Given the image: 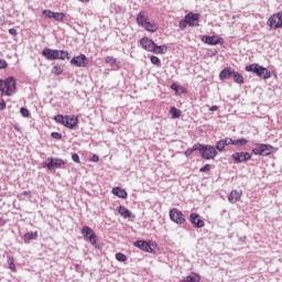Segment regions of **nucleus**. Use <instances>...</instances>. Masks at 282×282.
<instances>
[{
	"label": "nucleus",
	"mask_w": 282,
	"mask_h": 282,
	"mask_svg": "<svg viewBox=\"0 0 282 282\" xmlns=\"http://www.w3.org/2000/svg\"><path fill=\"white\" fill-rule=\"evenodd\" d=\"M73 162H76V164H80V156H78L77 153L72 154Z\"/></svg>",
	"instance_id": "nucleus-42"
},
{
	"label": "nucleus",
	"mask_w": 282,
	"mask_h": 282,
	"mask_svg": "<svg viewBox=\"0 0 282 282\" xmlns=\"http://www.w3.org/2000/svg\"><path fill=\"white\" fill-rule=\"evenodd\" d=\"M20 113L23 118H30V110L28 108H20Z\"/></svg>",
	"instance_id": "nucleus-35"
},
{
	"label": "nucleus",
	"mask_w": 282,
	"mask_h": 282,
	"mask_svg": "<svg viewBox=\"0 0 282 282\" xmlns=\"http://www.w3.org/2000/svg\"><path fill=\"white\" fill-rule=\"evenodd\" d=\"M232 147H246V144H248V139L246 138H240V139H232L229 138V145Z\"/></svg>",
	"instance_id": "nucleus-22"
},
{
	"label": "nucleus",
	"mask_w": 282,
	"mask_h": 282,
	"mask_svg": "<svg viewBox=\"0 0 282 282\" xmlns=\"http://www.w3.org/2000/svg\"><path fill=\"white\" fill-rule=\"evenodd\" d=\"M231 160L235 164H245V162L252 160V154L249 152H235L231 154Z\"/></svg>",
	"instance_id": "nucleus-10"
},
{
	"label": "nucleus",
	"mask_w": 282,
	"mask_h": 282,
	"mask_svg": "<svg viewBox=\"0 0 282 282\" xmlns=\"http://www.w3.org/2000/svg\"><path fill=\"white\" fill-rule=\"evenodd\" d=\"M6 109V101L0 102V111H3Z\"/></svg>",
	"instance_id": "nucleus-46"
},
{
	"label": "nucleus",
	"mask_w": 282,
	"mask_h": 282,
	"mask_svg": "<svg viewBox=\"0 0 282 282\" xmlns=\"http://www.w3.org/2000/svg\"><path fill=\"white\" fill-rule=\"evenodd\" d=\"M0 91L2 96H14L17 94V79L14 77L0 79Z\"/></svg>",
	"instance_id": "nucleus-2"
},
{
	"label": "nucleus",
	"mask_w": 282,
	"mask_h": 282,
	"mask_svg": "<svg viewBox=\"0 0 282 282\" xmlns=\"http://www.w3.org/2000/svg\"><path fill=\"white\" fill-rule=\"evenodd\" d=\"M30 191H28V192H23V195H30Z\"/></svg>",
	"instance_id": "nucleus-49"
},
{
	"label": "nucleus",
	"mask_w": 282,
	"mask_h": 282,
	"mask_svg": "<svg viewBox=\"0 0 282 282\" xmlns=\"http://www.w3.org/2000/svg\"><path fill=\"white\" fill-rule=\"evenodd\" d=\"M54 120L57 122V124H63V127H66V129H76L78 126V117L76 116L56 115Z\"/></svg>",
	"instance_id": "nucleus-5"
},
{
	"label": "nucleus",
	"mask_w": 282,
	"mask_h": 282,
	"mask_svg": "<svg viewBox=\"0 0 282 282\" xmlns=\"http://www.w3.org/2000/svg\"><path fill=\"white\" fill-rule=\"evenodd\" d=\"M171 89H175V90H177V85L172 84Z\"/></svg>",
	"instance_id": "nucleus-48"
},
{
	"label": "nucleus",
	"mask_w": 282,
	"mask_h": 282,
	"mask_svg": "<svg viewBox=\"0 0 282 282\" xmlns=\"http://www.w3.org/2000/svg\"><path fill=\"white\" fill-rule=\"evenodd\" d=\"M170 113H171L173 119H177V118H180V116H182V110H180V109H177L175 107H172L170 109Z\"/></svg>",
	"instance_id": "nucleus-29"
},
{
	"label": "nucleus",
	"mask_w": 282,
	"mask_h": 282,
	"mask_svg": "<svg viewBox=\"0 0 282 282\" xmlns=\"http://www.w3.org/2000/svg\"><path fill=\"white\" fill-rule=\"evenodd\" d=\"M106 63L108 65H110L111 67H113V65H116L118 63V59L113 56H107L106 57Z\"/></svg>",
	"instance_id": "nucleus-32"
},
{
	"label": "nucleus",
	"mask_w": 282,
	"mask_h": 282,
	"mask_svg": "<svg viewBox=\"0 0 282 282\" xmlns=\"http://www.w3.org/2000/svg\"><path fill=\"white\" fill-rule=\"evenodd\" d=\"M189 221L191 224H193V226H195V228H204L205 226L204 220L199 218L198 214L195 213H192L189 215Z\"/></svg>",
	"instance_id": "nucleus-17"
},
{
	"label": "nucleus",
	"mask_w": 282,
	"mask_h": 282,
	"mask_svg": "<svg viewBox=\"0 0 282 282\" xmlns=\"http://www.w3.org/2000/svg\"><path fill=\"white\" fill-rule=\"evenodd\" d=\"M8 263H9V269L12 270V272H17V265H14V259L9 258Z\"/></svg>",
	"instance_id": "nucleus-36"
},
{
	"label": "nucleus",
	"mask_w": 282,
	"mask_h": 282,
	"mask_svg": "<svg viewBox=\"0 0 282 282\" xmlns=\"http://www.w3.org/2000/svg\"><path fill=\"white\" fill-rule=\"evenodd\" d=\"M150 61H151L152 65H155L156 67H162V61L160 59V57L152 55L150 57Z\"/></svg>",
	"instance_id": "nucleus-30"
},
{
	"label": "nucleus",
	"mask_w": 282,
	"mask_h": 282,
	"mask_svg": "<svg viewBox=\"0 0 282 282\" xmlns=\"http://www.w3.org/2000/svg\"><path fill=\"white\" fill-rule=\"evenodd\" d=\"M112 194H115L117 197H120L121 199H127L128 197L127 191L121 187H113Z\"/></svg>",
	"instance_id": "nucleus-24"
},
{
	"label": "nucleus",
	"mask_w": 282,
	"mask_h": 282,
	"mask_svg": "<svg viewBox=\"0 0 282 282\" xmlns=\"http://www.w3.org/2000/svg\"><path fill=\"white\" fill-rule=\"evenodd\" d=\"M253 155L268 156L274 153V147L265 143H256V148L252 149Z\"/></svg>",
	"instance_id": "nucleus-6"
},
{
	"label": "nucleus",
	"mask_w": 282,
	"mask_h": 282,
	"mask_svg": "<svg viewBox=\"0 0 282 282\" xmlns=\"http://www.w3.org/2000/svg\"><path fill=\"white\" fill-rule=\"evenodd\" d=\"M218 109H219L218 106H212V107L209 108V111H217Z\"/></svg>",
	"instance_id": "nucleus-47"
},
{
	"label": "nucleus",
	"mask_w": 282,
	"mask_h": 282,
	"mask_svg": "<svg viewBox=\"0 0 282 282\" xmlns=\"http://www.w3.org/2000/svg\"><path fill=\"white\" fill-rule=\"evenodd\" d=\"M194 151H198V150H195V145H193L192 149H187V150L185 151V156H186V158H191V155H193V152H194Z\"/></svg>",
	"instance_id": "nucleus-40"
},
{
	"label": "nucleus",
	"mask_w": 282,
	"mask_h": 282,
	"mask_svg": "<svg viewBox=\"0 0 282 282\" xmlns=\"http://www.w3.org/2000/svg\"><path fill=\"white\" fill-rule=\"evenodd\" d=\"M226 147H230L229 138H225L223 140L217 141L215 150L221 152L224 151V149H226Z\"/></svg>",
	"instance_id": "nucleus-21"
},
{
	"label": "nucleus",
	"mask_w": 282,
	"mask_h": 282,
	"mask_svg": "<svg viewBox=\"0 0 282 282\" xmlns=\"http://www.w3.org/2000/svg\"><path fill=\"white\" fill-rule=\"evenodd\" d=\"M245 70L256 74V76H258V78H262L263 80H269V78H272V72H270L267 67H263L257 63L247 65L245 67Z\"/></svg>",
	"instance_id": "nucleus-3"
},
{
	"label": "nucleus",
	"mask_w": 282,
	"mask_h": 282,
	"mask_svg": "<svg viewBox=\"0 0 282 282\" xmlns=\"http://www.w3.org/2000/svg\"><path fill=\"white\" fill-rule=\"evenodd\" d=\"M118 213L123 217V219H131L133 217V214H131V210H129L127 207L120 205L118 207Z\"/></svg>",
	"instance_id": "nucleus-23"
},
{
	"label": "nucleus",
	"mask_w": 282,
	"mask_h": 282,
	"mask_svg": "<svg viewBox=\"0 0 282 282\" xmlns=\"http://www.w3.org/2000/svg\"><path fill=\"white\" fill-rule=\"evenodd\" d=\"M185 19L187 21V25L189 28H197L199 25V14L198 13H188L185 15Z\"/></svg>",
	"instance_id": "nucleus-13"
},
{
	"label": "nucleus",
	"mask_w": 282,
	"mask_h": 282,
	"mask_svg": "<svg viewBox=\"0 0 282 282\" xmlns=\"http://www.w3.org/2000/svg\"><path fill=\"white\" fill-rule=\"evenodd\" d=\"M267 25H269V28H270L271 30H279V28L282 26V11L272 14V15L269 18V20H268V22H267Z\"/></svg>",
	"instance_id": "nucleus-9"
},
{
	"label": "nucleus",
	"mask_w": 282,
	"mask_h": 282,
	"mask_svg": "<svg viewBox=\"0 0 282 282\" xmlns=\"http://www.w3.org/2000/svg\"><path fill=\"white\" fill-rule=\"evenodd\" d=\"M158 24L155 22H145V24L143 25V29L147 30V32H158Z\"/></svg>",
	"instance_id": "nucleus-27"
},
{
	"label": "nucleus",
	"mask_w": 282,
	"mask_h": 282,
	"mask_svg": "<svg viewBox=\"0 0 282 282\" xmlns=\"http://www.w3.org/2000/svg\"><path fill=\"white\" fill-rule=\"evenodd\" d=\"M170 219H172L174 224L178 225H182L186 221V218H184V214H182V212L176 208L170 210Z\"/></svg>",
	"instance_id": "nucleus-11"
},
{
	"label": "nucleus",
	"mask_w": 282,
	"mask_h": 282,
	"mask_svg": "<svg viewBox=\"0 0 282 282\" xmlns=\"http://www.w3.org/2000/svg\"><path fill=\"white\" fill-rule=\"evenodd\" d=\"M100 160V158L97 155V154H94L93 156H91V162H98Z\"/></svg>",
	"instance_id": "nucleus-45"
},
{
	"label": "nucleus",
	"mask_w": 282,
	"mask_h": 282,
	"mask_svg": "<svg viewBox=\"0 0 282 282\" xmlns=\"http://www.w3.org/2000/svg\"><path fill=\"white\" fill-rule=\"evenodd\" d=\"M149 21V17L147 15L145 11H141L137 15V23L140 25V28H144L147 22Z\"/></svg>",
	"instance_id": "nucleus-19"
},
{
	"label": "nucleus",
	"mask_w": 282,
	"mask_h": 282,
	"mask_svg": "<svg viewBox=\"0 0 282 282\" xmlns=\"http://www.w3.org/2000/svg\"><path fill=\"white\" fill-rule=\"evenodd\" d=\"M187 25H188V21L186 20V18L181 20L180 23H178V28H181V30H186Z\"/></svg>",
	"instance_id": "nucleus-37"
},
{
	"label": "nucleus",
	"mask_w": 282,
	"mask_h": 282,
	"mask_svg": "<svg viewBox=\"0 0 282 282\" xmlns=\"http://www.w3.org/2000/svg\"><path fill=\"white\" fill-rule=\"evenodd\" d=\"M166 52H169V47L165 44L163 45L154 44L152 54H166Z\"/></svg>",
	"instance_id": "nucleus-25"
},
{
	"label": "nucleus",
	"mask_w": 282,
	"mask_h": 282,
	"mask_svg": "<svg viewBox=\"0 0 282 282\" xmlns=\"http://www.w3.org/2000/svg\"><path fill=\"white\" fill-rule=\"evenodd\" d=\"M239 199H241V192L237 189L231 191L230 194L228 195V202L230 204H237Z\"/></svg>",
	"instance_id": "nucleus-20"
},
{
	"label": "nucleus",
	"mask_w": 282,
	"mask_h": 282,
	"mask_svg": "<svg viewBox=\"0 0 282 282\" xmlns=\"http://www.w3.org/2000/svg\"><path fill=\"white\" fill-rule=\"evenodd\" d=\"M51 138H53L54 140H63V134H61L59 132H52Z\"/></svg>",
	"instance_id": "nucleus-39"
},
{
	"label": "nucleus",
	"mask_w": 282,
	"mask_h": 282,
	"mask_svg": "<svg viewBox=\"0 0 282 282\" xmlns=\"http://www.w3.org/2000/svg\"><path fill=\"white\" fill-rule=\"evenodd\" d=\"M88 63L89 61L87 59V56L85 54L74 56L70 59V65H73V67H85L86 65H88Z\"/></svg>",
	"instance_id": "nucleus-12"
},
{
	"label": "nucleus",
	"mask_w": 282,
	"mask_h": 282,
	"mask_svg": "<svg viewBox=\"0 0 282 282\" xmlns=\"http://www.w3.org/2000/svg\"><path fill=\"white\" fill-rule=\"evenodd\" d=\"M234 83H237V85H243V83H246V80L243 79V75H241L239 72L234 70Z\"/></svg>",
	"instance_id": "nucleus-28"
},
{
	"label": "nucleus",
	"mask_w": 282,
	"mask_h": 282,
	"mask_svg": "<svg viewBox=\"0 0 282 282\" xmlns=\"http://www.w3.org/2000/svg\"><path fill=\"white\" fill-rule=\"evenodd\" d=\"M65 166V161L63 159L58 158H48L47 162L43 163V169H48V171H52V169H62Z\"/></svg>",
	"instance_id": "nucleus-8"
},
{
	"label": "nucleus",
	"mask_w": 282,
	"mask_h": 282,
	"mask_svg": "<svg viewBox=\"0 0 282 282\" xmlns=\"http://www.w3.org/2000/svg\"><path fill=\"white\" fill-rule=\"evenodd\" d=\"M9 34H11V36H17V29H9Z\"/></svg>",
	"instance_id": "nucleus-44"
},
{
	"label": "nucleus",
	"mask_w": 282,
	"mask_h": 282,
	"mask_svg": "<svg viewBox=\"0 0 282 282\" xmlns=\"http://www.w3.org/2000/svg\"><path fill=\"white\" fill-rule=\"evenodd\" d=\"M43 14L46 17V19H54V11L52 10H44Z\"/></svg>",
	"instance_id": "nucleus-38"
},
{
	"label": "nucleus",
	"mask_w": 282,
	"mask_h": 282,
	"mask_svg": "<svg viewBox=\"0 0 282 282\" xmlns=\"http://www.w3.org/2000/svg\"><path fill=\"white\" fill-rule=\"evenodd\" d=\"M116 259L117 261H120V263H124L127 261V256L122 252L116 253Z\"/></svg>",
	"instance_id": "nucleus-34"
},
{
	"label": "nucleus",
	"mask_w": 282,
	"mask_h": 282,
	"mask_svg": "<svg viewBox=\"0 0 282 282\" xmlns=\"http://www.w3.org/2000/svg\"><path fill=\"white\" fill-rule=\"evenodd\" d=\"M133 246L139 248V250H143V252H153V247L145 240H137Z\"/></svg>",
	"instance_id": "nucleus-16"
},
{
	"label": "nucleus",
	"mask_w": 282,
	"mask_h": 282,
	"mask_svg": "<svg viewBox=\"0 0 282 282\" xmlns=\"http://www.w3.org/2000/svg\"><path fill=\"white\" fill-rule=\"evenodd\" d=\"M53 19H55V21H64L65 13H63V12H54L53 13Z\"/></svg>",
	"instance_id": "nucleus-31"
},
{
	"label": "nucleus",
	"mask_w": 282,
	"mask_h": 282,
	"mask_svg": "<svg viewBox=\"0 0 282 282\" xmlns=\"http://www.w3.org/2000/svg\"><path fill=\"white\" fill-rule=\"evenodd\" d=\"M140 45L145 50V52H153L155 47V42L149 37H142L140 40Z\"/></svg>",
	"instance_id": "nucleus-15"
},
{
	"label": "nucleus",
	"mask_w": 282,
	"mask_h": 282,
	"mask_svg": "<svg viewBox=\"0 0 282 282\" xmlns=\"http://www.w3.org/2000/svg\"><path fill=\"white\" fill-rule=\"evenodd\" d=\"M235 74V68L232 67H226L219 73V79L220 80H230L232 78V75Z\"/></svg>",
	"instance_id": "nucleus-18"
},
{
	"label": "nucleus",
	"mask_w": 282,
	"mask_h": 282,
	"mask_svg": "<svg viewBox=\"0 0 282 282\" xmlns=\"http://www.w3.org/2000/svg\"><path fill=\"white\" fill-rule=\"evenodd\" d=\"M82 235L86 241H89L94 248H98V241L96 240V232L89 226L82 228Z\"/></svg>",
	"instance_id": "nucleus-7"
},
{
	"label": "nucleus",
	"mask_w": 282,
	"mask_h": 282,
	"mask_svg": "<svg viewBox=\"0 0 282 282\" xmlns=\"http://www.w3.org/2000/svg\"><path fill=\"white\" fill-rule=\"evenodd\" d=\"M79 1H82V3H85L86 1H89V0H79Z\"/></svg>",
	"instance_id": "nucleus-50"
},
{
	"label": "nucleus",
	"mask_w": 282,
	"mask_h": 282,
	"mask_svg": "<svg viewBox=\"0 0 282 282\" xmlns=\"http://www.w3.org/2000/svg\"><path fill=\"white\" fill-rule=\"evenodd\" d=\"M210 171V164H205L203 167L199 169L200 173H208Z\"/></svg>",
	"instance_id": "nucleus-41"
},
{
	"label": "nucleus",
	"mask_w": 282,
	"mask_h": 282,
	"mask_svg": "<svg viewBox=\"0 0 282 282\" xmlns=\"http://www.w3.org/2000/svg\"><path fill=\"white\" fill-rule=\"evenodd\" d=\"M194 150H198L204 160H215V158H217V150L213 145L196 143L194 144Z\"/></svg>",
	"instance_id": "nucleus-4"
},
{
	"label": "nucleus",
	"mask_w": 282,
	"mask_h": 282,
	"mask_svg": "<svg viewBox=\"0 0 282 282\" xmlns=\"http://www.w3.org/2000/svg\"><path fill=\"white\" fill-rule=\"evenodd\" d=\"M202 42L206 43V45H219V43H224V39L217 37L216 35H203Z\"/></svg>",
	"instance_id": "nucleus-14"
},
{
	"label": "nucleus",
	"mask_w": 282,
	"mask_h": 282,
	"mask_svg": "<svg viewBox=\"0 0 282 282\" xmlns=\"http://www.w3.org/2000/svg\"><path fill=\"white\" fill-rule=\"evenodd\" d=\"M39 239V232L37 231H29L24 234V242L28 243V241L36 240Z\"/></svg>",
	"instance_id": "nucleus-26"
},
{
	"label": "nucleus",
	"mask_w": 282,
	"mask_h": 282,
	"mask_svg": "<svg viewBox=\"0 0 282 282\" xmlns=\"http://www.w3.org/2000/svg\"><path fill=\"white\" fill-rule=\"evenodd\" d=\"M52 74H55V76H61L63 74V67L56 65L52 68Z\"/></svg>",
	"instance_id": "nucleus-33"
},
{
	"label": "nucleus",
	"mask_w": 282,
	"mask_h": 282,
	"mask_svg": "<svg viewBox=\"0 0 282 282\" xmlns=\"http://www.w3.org/2000/svg\"><path fill=\"white\" fill-rule=\"evenodd\" d=\"M8 68V62L6 59H0V69H7Z\"/></svg>",
	"instance_id": "nucleus-43"
},
{
	"label": "nucleus",
	"mask_w": 282,
	"mask_h": 282,
	"mask_svg": "<svg viewBox=\"0 0 282 282\" xmlns=\"http://www.w3.org/2000/svg\"><path fill=\"white\" fill-rule=\"evenodd\" d=\"M42 56L46 58V61H69L72 56L67 51L53 50L50 47H44L42 50Z\"/></svg>",
	"instance_id": "nucleus-1"
}]
</instances>
